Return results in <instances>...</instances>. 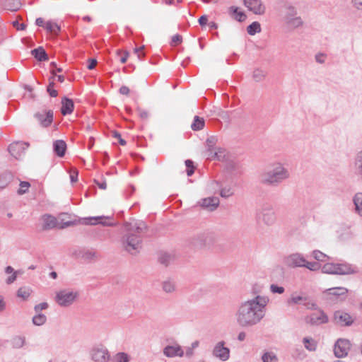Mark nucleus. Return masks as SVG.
I'll return each instance as SVG.
<instances>
[{
    "label": "nucleus",
    "mask_w": 362,
    "mask_h": 362,
    "mask_svg": "<svg viewBox=\"0 0 362 362\" xmlns=\"http://www.w3.org/2000/svg\"><path fill=\"white\" fill-rule=\"evenodd\" d=\"M268 302L267 296L260 295L241 302L234 315L236 324L244 328L259 324L265 315V308Z\"/></svg>",
    "instance_id": "1"
},
{
    "label": "nucleus",
    "mask_w": 362,
    "mask_h": 362,
    "mask_svg": "<svg viewBox=\"0 0 362 362\" xmlns=\"http://www.w3.org/2000/svg\"><path fill=\"white\" fill-rule=\"evenodd\" d=\"M125 234L121 243L123 249L132 255L139 253L142 247L141 235L146 230V225L142 221L132 220L124 224Z\"/></svg>",
    "instance_id": "2"
},
{
    "label": "nucleus",
    "mask_w": 362,
    "mask_h": 362,
    "mask_svg": "<svg viewBox=\"0 0 362 362\" xmlns=\"http://www.w3.org/2000/svg\"><path fill=\"white\" fill-rule=\"evenodd\" d=\"M288 169L281 162L272 163L258 175L259 182L265 187H276L290 177Z\"/></svg>",
    "instance_id": "3"
},
{
    "label": "nucleus",
    "mask_w": 362,
    "mask_h": 362,
    "mask_svg": "<svg viewBox=\"0 0 362 362\" xmlns=\"http://www.w3.org/2000/svg\"><path fill=\"white\" fill-rule=\"evenodd\" d=\"M79 296V293L73 289H63L56 293L55 301L61 307H69L72 305Z\"/></svg>",
    "instance_id": "4"
},
{
    "label": "nucleus",
    "mask_w": 362,
    "mask_h": 362,
    "mask_svg": "<svg viewBox=\"0 0 362 362\" xmlns=\"http://www.w3.org/2000/svg\"><path fill=\"white\" fill-rule=\"evenodd\" d=\"M322 272L325 274L346 275L354 274L356 270L348 264L326 263L322 266Z\"/></svg>",
    "instance_id": "5"
},
{
    "label": "nucleus",
    "mask_w": 362,
    "mask_h": 362,
    "mask_svg": "<svg viewBox=\"0 0 362 362\" xmlns=\"http://www.w3.org/2000/svg\"><path fill=\"white\" fill-rule=\"evenodd\" d=\"M257 218L267 226H273L276 221V213L271 204H264L257 213Z\"/></svg>",
    "instance_id": "6"
},
{
    "label": "nucleus",
    "mask_w": 362,
    "mask_h": 362,
    "mask_svg": "<svg viewBox=\"0 0 362 362\" xmlns=\"http://www.w3.org/2000/svg\"><path fill=\"white\" fill-rule=\"evenodd\" d=\"M347 293L348 289L344 287H334L324 291L322 293V296L327 300H343L346 299Z\"/></svg>",
    "instance_id": "7"
},
{
    "label": "nucleus",
    "mask_w": 362,
    "mask_h": 362,
    "mask_svg": "<svg viewBox=\"0 0 362 362\" xmlns=\"http://www.w3.org/2000/svg\"><path fill=\"white\" fill-rule=\"evenodd\" d=\"M29 144L23 141H16L11 143L8 148L10 154L16 159L22 158L28 149Z\"/></svg>",
    "instance_id": "8"
},
{
    "label": "nucleus",
    "mask_w": 362,
    "mask_h": 362,
    "mask_svg": "<svg viewBox=\"0 0 362 362\" xmlns=\"http://www.w3.org/2000/svg\"><path fill=\"white\" fill-rule=\"evenodd\" d=\"M284 264L288 267H302L306 264V259L300 253H293L286 256Z\"/></svg>",
    "instance_id": "9"
},
{
    "label": "nucleus",
    "mask_w": 362,
    "mask_h": 362,
    "mask_svg": "<svg viewBox=\"0 0 362 362\" xmlns=\"http://www.w3.org/2000/svg\"><path fill=\"white\" fill-rule=\"evenodd\" d=\"M243 4L256 15H264L266 12V6L262 0H243Z\"/></svg>",
    "instance_id": "10"
},
{
    "label": "nucleus",
    "mask_w": 362,
    "mask_h": 362,
    "mask_svg": "<svg viewBox=\"0 0 362 362\" xmlns=\"http://www.w3.org/2000/svg\"><path fill=\"white\" fill-rule=\"evenodd\" d=\"M351 343L348 339H338L334 348V355L337 358H342L348 354V351L350 349Z\"/></svg>",
    "instance_id": "11"
},
{
    "label": "nucleus",
    "mask_w": 362,
    "mask_h": 362,
    "mask_svg": "<svg viewBox=\"0 0 362 362\" xmlns=\"http://www.w3.org/2000/svg\"><path fill=\"white\" fill-rule=\"evenodd\" d=\"M212 354L221 361H226L230 357V350L225 346V342L221 341L215 345L212 351Z\"/></svg>",
    "instance_id": "12"
},
{
    "label": "nucleus",
    "mask_w": 362,
    "mask_h": 362,
    "mask_svg": "<svg viewBox=\"0 0 362 362\" xmlns=\"http://www.w3.org/2000/svg\"><path fill=\"white\" fill-rule=\"evenodd\" d=\"M334 322L340 326H350L353 324L354 318L347 313L337 310L334 313Z\"/></svg>",
    "instance_id": "13"
},
{
    "label": "nucleus",
    "mask_w": 362,
    "mask_h": 362,
    "mask_svg": "<svg viewBox=\"0 0 362 362\" xmlns=\"http://www.w3.org/2000/svg\"><path fill=\"white\" fill-rule=\"evenodd\" d=\"M305 322L311 325H320L327 323L328 317L323 311L319 310L306 317Z\"/></svg>",
    "instance_id": "14"
},
{
    "label": "nucleus",
    "mask_w": 362,
    "mask_h": 362,
    "mask_svg": "<svg viewBox=\"0 0 362 362\" xmlns=\"http://www.w3.org/2000/svg\"><path fill=\"white\" fill-rule=\"evenodd\" d=\"M35 117L42 127H47L49 126L53 121V111L51 110L39 111L35 114Z\"/></svg>",
    "instance_id": "15"
},
{
    "label": "nucleus",
    "mask_w": 362,
    "mask_h": 362,
    "mask_svg": "<svg viewBox=\"0 0 362 362\" xmlns=\"http://www.w3.org/2000/svg\"><path fill=\"white\" fill-rule=\"evenodd\" d=\"M91 358L95 362H107L110 356L106 349L97 348L92 350Z\"/></svg>",
    "instance_id": "16"
},
{
    "label": "nucleus",
    "mask_w": 362,
    "mask_h": 362,
    "mask_svg": "<svg viewBox=\"0 0 362 362\" xmlns=\"http://www.w3.org/2000/svg\"><path fill=\"white\" fill-rule=\"evenodd\" d=\"M282 21L289 30H295L301 28L304 23L302 18L298 15L283 19Z\"/></svg>",
    "instance_id": "17"
},
{
    "label": "nucleus",
    "mask_w": 362,
    "mask_h": 362,
    "mask_svg": "<svg viewBox=\"0 0 362 362\" xmlns=\"http://www.w3.org/2000/svg\"><path fill=\"white\" fill-rule=\"evenodd\" d=\"M163 354L168 358L175 356L182 357L184 351L182 347L178 344L168 345L163 349Z\"/></svg>",
    "instance_id": "18"
},
{
    "label": "nucleus",
    "mask_w": 362,
    "mask_h": 362,
    "mask_svg": "<svg viewBox=\"0 0 362 362\" xmlns=\"http://www.w3.org/2000/svg\"><path fill=\"white\" fill-rule=\"evenodd\" d=\"M296 15H298L297 8L290 2H284L282 5V20Z\"/></svg>",
    "instance_id": "19"
},
{
    "label": "nucleus",
    "mask_w": 362,
    "mask_h": 362,
    "mask_svg": "<svg viewBox=\"0 0 362 362\" xmlns=\"http://www.w3.org/2000/svg\"><path fill=\"white\" fill-rule=\"evenodd\" d=\"M220 187H221V185H220L219 182H218L216 181H214V182H211L209 185V188L211 190H214L215 192L217 190H220V195L222 197L228 198L233 194V190L231 187H224L222 189H221Z\"/></svg>",
    "instance_id": "20"
},
{
    "label": "nucleus",
    "mask_w": 362,
    "mask_h": 362,
    "mask_svg": "<svg viewBox=\"0 0 362 362\" xmlns=\"http://www.w3.org/2000/svg\"><path fill=\"white\" fill-rule=\"evenodd\" d=\"M202 207L209 211L215 210L219 205V199L216 197H211L203 199L201 202Z\"/></svg>",
    "instance_id": "21"
},
{
    "label": "nucleus",
    "mask_w": 362,
    "mask_h": 362,
    "mask_svg": "<svg viewBox=\"0 0 362 362\" xmlns=\"http://www.w3.org/2000/svg\"><path fill=\"white\" fill-rule=\"evenodd\" d=\"M109 218V217L105 216L89 217L83 219V223L86 225H96L100 223L103 226H112V223L106 221V220Z\"/></svg>",
    "instance_id": "22"
},
{
    "label": "nucleus",
    "mask_w": 362,
    "mask_h": 362,
    "mask_svg": "<svg viewBox=\"0 0 362 362\" xmlns=\"http://www.w3.org/2000/svg\"><path fill=\"white\" fill-rule=\"evenodd\" d=\"M43 229L50 230L58 226V221L57 218L49 214H45L42 216Z\"/></svg>",
    "instance_id": "23"
},
{
    "label": "nucleus",
    "mask_w": 362,
    "mask_h": 362,
    "mask_svg": "<svg viewBox=\"0 0 362 362\" xmlns=\"http://www.w3.org/2000/svg\"><path fill=\"white\" fill-rule=\"evenodd\" d=\"M14 175L10 171H4L0 174V188L4 189L13 181Z\"/></svg>",
    "instance_id": "24"
},
{
    "label": "nucleus",
    "mask_w": 362,
    "mask_h": 362,
    "mask_svg": "<svg viewBox=\"0 0 362 362\" xmlns=\"http://www.w3.org/2000/svg\"><path fill=\"white\" fill-rule=\"evenodd\" d=\"M66 150V144L63 140H56L53 143V151L59 157H63Z\"/></svg>",
    "instance_id": "25"
},
{
    "label": "nucleus",
    "mask_w": 362,
    "mask_h": 362,
    "mask_svg": "<svg viewBox=\"0 0 362 362\" xmlns=\"http://www.w3.org/2000/svg\"><path fill=\"white\" fill-rule=\"evenodd\" d=\"M74 105L72 100L64 98L62 100L61 112L63 115L71 114L74 110Z\"/></svg>",
    "instance_id": "26"
},
{
    "label": "nucleus",
    "mask_w": 362,
    "mask_h": 362,
    "mask_svg": "<svg viewBox=\"0 0 362 362\" xmlns=\"http://www.w3.org/2000/svg\"><path fill=\"white\" fill-rule=\"evenodd\" d=\"M4 271L6 274H9L6 279V284L8 285L13 284L16 280L18 274H23L21 270L14 271V269L11 266H7Z\"/></svg>",
    "instance_id": "27"
},
{
    "label": "nucleus",
    "mask_w": 362,
    "mask_h": 362,
    "mask_svg": "<svg viewBox=\"0 0 362 362\" xmlns=\"http://www.w3.org/2000/svg\"><path fill=\"white\" fill-rule=\"evenodd\" d=\"M32 55L39 62L48 60V56L43 47H39L31 51Z\"/></svg>",
    "instance_id": "28"
},
{
    "label": "nucleus",
    "mask_w": 362,
    "mask_h": 362,
    "mask_svg": "<svg viewBox=\"0 0 362 362\" xmlns=\"http://www.w3.org/2000/svg\"><path fill=\"white\" fill-rule=\"evenodd\" d=\"M45 28L47 32L55 35H58L61 30L60 26L56 22L52 21H48L45 23Z\"/></svg>",
    "instance_id": "29"
},
{
    "label": "nucleus",
    "mask_w": 362,
    "mask_h": 362,
    "mask_svg": "<svg viewBox=\"0 0 362 362\" xmlns=\"http://www.w3.org/2000/svg\"><path fill=\"white\" fill-rule=\"evenodd\" d=\"M204 124L205 122L204 118L200 117L199 116H195L194 117V121L191 124V128L194 131H199L204 128Z\"/></svg>",
    "instance_id": "30"
},
{
    "label": "nucleus",
    "mask_w": 362,
    "mask_h": 362,
    "mask_svg": "<svg viewBox=\"0 0 362 362\" xmlns=\"http://www.w3.org/2000/svg\"><path fill=\"white\" fill-rule=\"evenodd\" d=\"M11 343L13 348L21 349L25 343V338L22 336H15L11 339Z\"/></svg>",
    "instance_id": "31"
},
{
    "label": "nucleus",
    "mask_w": 362,
    "mask_h": 362,
    "mask_svg": "<svg viewBox=\"0 0 362 362\" xmlns=\"http://www.w3.org/2000/svg\"><path fill=\"white\" fill-rule=\"evenodd\" d=\"M356 211L362 216V193H357L354 198Z\"/></svg>",
    "instance_id": "32"
},
{
    "label": "nucleus",
    "mask_w": 362,
    "mask_h": 362,
    "mask_svg": "<svg viewBox=\"0 0 362 362\" xmlns=\"http://www.w3.org/2000/svg\"><path fill=\"white\" fill-rule=\"evenodd\" d=\"M162 288L167 293H173L175 291V283L171 280H166L162 284Z\"/></svg>",
    "instance_id": "33"
},
{
    "label": "nucleus",
    "mask_w": 362,
    "mask_h": 362,
    "mask_svg": "<svg viewBox=\"0 0 362 362\" xmlns=\"http://www.w3.org/2000/svg\"><path fill=\"white\" fill-rule=\"evenodd\" d=\"M267 72L261 69H256L253 71L252 78L255 81L259 82L265 78Z\"/></svg>",
    "instance_id": "34"
},
{
    "label": "nucleus",
    "mask_w": 362,
    "mask_h": 362,
    "mask_svg": "<svg viewBox=\"0 0 362 362\" xmlns=\"http://www.w3.org/2000/svg\"><path fill=\"white\" fill-rule=\"evenodd\" d=\"M47 321V317L42 313H36L33 317V323L37 326L44 325Z\"/></svg>",
    "instance_id": "35"
},
{
    "label": "nucleus",
    "mask_w": 362,
    "mask_h": 362,
    "mask_svg": "<svg viewBox=\"0 0 362 362\" xmlns=\"http://www.w3.org/2000/svg\"><path fill=\"white\" fill-rule=\"evenodd\" d=\"M247 31L250 35L259 33L261 31L260 24L257 21L252 23L247 26Z\"/></svg>",
    "instance_id": "36"
},
{
    "label": "nucleus",
    "mask_w": 362,
    "mask_h": 362,
    "mask_svg": "<svg viewBox=\"0 0 362 362\" xmlns=\"http://www.w3.org/2000/svg\"><path fill=\"white\" fill-rule=\"evenodd\" d=\"M129 356L124 352L117 353L112 358V362H129Z\"/></svg>",
    "instance_id": "37"
},
{
    "label": "nucleus",
    "mask_w": 362,
    "mask_h": 362,
    "mask_svg": "<svg viewBox=\"0 0 362 362\" xmlns=\"http://www.w3.org/2000/svg\"><path fill=\"white\" fill-rule=\"evenodd\" d=\"M31 289L28 287H21L17 291V296L23 300H26L30 296Z\"/></svg>",
    "instance_id": "38"
},
{
    "label": "nucleus",
    "mask_w": 362,
    "mask_h": 362,
    "mask_svg": "<svg viewBox=\"0 0 362 362\" xmlns=\"http://www.w3.org/2000/svg\"><path fill=\"white\" fill-rule=\"evenodd\" d=\"M230 11L235 15L234 18L240 22L243 21L246 18L245 14L238 11V8L237 7L231 6Z\"/></svg>",
    "instance_id": "39"
},
{
    "label": "nucleus",
    "mask_w": 362,
    "mask_h": 362,
    "mask_svg": "<svg viewBox=\"0 0 362 362\" xmlns=\"http://www.w3.org/2000/svg\"><path fill=\"white\" fill-rule=\"evenodd\" d=\"M262 360L263 362H278L279 359L276 355L273 352H265L262 356Z\"/></svg>",
    "instance_id": "40"
},
{
    "label": "nucleus",
    "mask_w": 362,
    "mask_h": 362,
    "mask_svg": "<svg viewBox=\"0 0 362 362\" xmlns=\"http://www.w3.org/2000/svg\"><path fill=\"white\" fill-rule=\"evenodd\" d=\"M79 255L84 259H92L96 257V252L93 250H83L80 252Z\"/></svg>",
    "instance_id": "41"
},
{
    "label": "nucleus",
    "mask_w": 362,
    "mask_h": 362,
    "mask_svg": "<svg viewBox=\"0 0 362 362\" xmlns=\"http://www.w3.org/2000/svg\"><path fill=\"white\" fill-rule=\"evenodd\" d=\"M313 257L314 259L320 262H325L329 259L327 255L324 254L320 250H314L313 252Z\"/></svg>",
    "instance_id": "42"
},
{
    "label": "nucleus",
    "mask_w": 362,
    "mask_h": 362,
    "mask_svg": "<svg viewBox=\"0 0 362 362\" xmlns=\"http://www.w3.org/2000/svg\"><path fill=\"white\" fill-rule=\"evenodd\" d=\"M355 166L358 173L362 176V151L356 155Z\"/></svg>",
    "instance_id": "43"
},
{
    "label": "nucleus",
    "mask_w": 362,
    "mask_h": 362,
    "mask_svg": "<svg viewBox=\"0 0 362 362\" xmlns=\"http://www.w3.org/2000/svg\"><path fill=\"white\" fill-rule=\"evenodd\" d=\"M173 259V257L168 253H163L159 257V262L165 265H168Z\"/></svg>",
    "instance_id": "44"
},
{
    "label": "nucleus",
    "mask_w": 362,
    "mask_h": 362,
    "mask_svg": "<svg viewBox=\"0 0 362 362\" xmlns=\"http://www.w3.org/2000/svg\"><path fill=\"white\" fill-rule=\"evenodd\" d=\"M30 185L28 182L23 181L20 183V188L18 189V194L22 195L25 194L29 189Z\"/></svg>",
    "instance_id": "45"
},
{
    "label": "nucleus",
    "mask_w": 362,
    "mask_h": 362,
    "mask_svg": "<svg viewBox=\"0 0 362 362\" xmlns=\"http://www.w3.org/2000/svg\"><path fill=\"white\" fill-rule=\"evenodd\" d=\"M303 267L308 268L311 271H317L320 268V264L318 262H308L306 260V264L303 265Z\"/></svg>",
    "instance_id": "46"
},
{
    "label": "nucleus",
    "mask_w": 362,
    "mask_h": 362,
    "mask_svg": "<svg viewBox=\"0 0 362 362\" xmlns=\"http://www.w3.org/2000/svg\"><path fill=\"white\" fill-rule=\"evenodd\" d=\"M307 298L302 296L292 295L291 299L288 300V303L298 304L300 301H306Z\"/></svg>",
    "instance_id": "47"
},
{
    "label": "nucleus",
    "mask_w": 362,
    "mask_h": 362,
    "mask_svg": "<svg viewBox=\"0 0 362 362\" xmlns=\"http://www.w3.org/2000/svg\"><path fill=\"white\" fill-rule=\"evenodd\" d=\"M185 163L187 167V175L188 176H191L194 173V170L193 161L191 160H186Z\"/></svg>",
    "instance_id": "48"
},
{
    "label": "nucleus",
    "mask_w": 362,
    "mask_h": 362,
    "mask_svg": "<svg viewBox=\"0 0 362 362\" xmlns=\"http://www.w3.org/2000/svg\"><path fill=\"white\" fill-rule=\"evenodd\" d=\"M270 291L273 293H279V294H281L284 292V288L282 287V286H279L276 284H272L270 286Z\"/></svg>",
    "instance_id": "49"
},
{
    "label": "nucleus",
    "mask_w": 362,
    "mask_h": 362,
    "mask_svg": "<svg viewBox=\"0 0 362 362\" xmlns=\"http://www.w3.org/2000/svg\"><path fill=\"white\" fill-rule=\"evenodd\" d=\"M48 307H49L48 303L46 302H43V303H40L36 305L34 308V310L36 313H41L40 312L42 310H45V309L48 308Z\"/></svg>",
    "instance_id": "50"
},
{
    "label": "nucleus",
    "mask_w": 362,
    "mask_h": 362,
    "mask_svg": "<svg viewBox=\"0 0 362 362\" xmlns=\"http://www.w3.org/2000/svg\"><path fill=\"white\" fill-rule=\"evenodd\" d=\"M54 82L52 81L49 83V86H47V90L52 97H56L57 96V91L54 88Z\"/></svg>",
    "instance_id": "51"
},
{
    "label": "nucleus",
    "mask_w": 362,
    "mask_h": 362,
    "mask_svg": "<svg viewBox=\"0 0 362 362\" xmlns=\"http://www.w3.org/2000/svg\"><path fill=\"white\" fill-rule=\"evenodd\" d=\"M315 60L319 64H324L326 59V54L324 53H317L315 57Z\"/></svg>",
    "instance_id": "52"
},
{
    "label": "nucleus",
    "mask_w": 362,
    "mask_h": 362,
    "mask_svg": "<svg viewBox=\"0 0 362 362\" xmlns=\"http://www.w3.org/2000/svg\"><path fill=\"white\" fill-rule=\"evenodd\" d=\"M137 111L139 112V115L141 119H147L148 118L149 113L148 111L139 107L137 108Z\"/></svg>",
    "instance_id": "53"
},
{
    "label": "nucleus",
    "mask_w": 362,
    "mask_h": 362,
    "mask_svg": "<svg viewBox=\"0 0 362 362\" xmlns=\"http://www.w3.org/2000/svg\"><path fill=\"white\" fill-rule=\"evenodd\" d=\"M123 54V55L121 57L119 60L122 64H124L127 60V58L129 56V52L127 51L122 52L120 50H117V54Z\"/></svg>",
    "instance_id": "54"
},
{
    "label": "nucleus",
    "mask_w": 362,
    "mask_h": 362,
    "mask_svg": "<svg viewBox=\"0 0 362 362\" xmlns=\"http://www.w3.org/2000/svg\"><path fill=\"white\" fill-rule=\"evenodd\" d=\"M303 305L309 310H315L317 308V305L310 300L303 301Z\"/></svg>",
    "instance_id": "55"
},
{
    "label": "nucleus",
    "mask_w": 362,
    "mask_h": 362,
    "mask_svg": "<svg viewBox=\"0 0 362 362\" xmlns=\"http://www.w3.org/2000/svg\"><path fill=\"white\" fill-rule=\"evenodd\" d=\"M182 36L177 34L173 36L171 44L172 45H177L182 42Z\"/></svg>",
    "instance_id": "56"
},
{
    "label": "nucleus",
    "mask_w": 362,
    "mask_h": 362,
    "mask_svg": "<svg viewBox=\"0 0 362 362\" xmlns=\"http://www.w3.org/2000/svg\"><path fill=\"white\" fill-rule=\"evenodd\" d=\"M113 136L115 138H117L118 139V141H119V143L122 145V146H124L126 144V141L125 140H124L123 139H122L121 137V134L117 132H113Z\"/></svg>",
    "instance_id": "57"
},
{
    "label": "nucleus",
    "mask_w": 362,
    "mask_h": 362,
    "mask_svg": "<svg viewBox=\"0 0 362 362\" xmlns=\"http://www.w3.org/2000/svg\"><path fill=\"white\" fill-rule=\"evenodd\" d=\"M205 239V235L203 234L199 235L197 238V241H200V243H194L195 245L202 247L205 245L204 243Z\"/></svg>",
    "instance_id": "58"
},
{
    "label": "nucleus",
    "mask_w": 362,
    "mask_h": 362,
    "mask_svg": "<svg viewBox=\"0 0 362 362\" xmlns=\"http://www.w3.org/2000/svg\"><path fill=\"white\" fill-rule=\"evenodd\" d=\"M214 156H216L218 160H223L226 156L225 151L220 149L218 151L214 153Z\"/></svg>",
    "instance_id": "59"
},
{
    "label": "nucleus",
    "mask_w": 362,
    "mask_h": 362,
    "mask_svg": "<svg viewBox=\"0 0 362 362\" xmlns=\"http://www.w3.org/2000/svg\"><path fill=\"white\" fill-rule=\"evenodd\" d=\"M6 308V303L4 300V298L0 296V313H3Z\"/></svg>",
    "instance_id": "60"
},
{
    "label": "nucleus",
    "mask_w": 362,
    "mask_h": 362,
    "mask_svg": "<svg viewBox=\"0 0 362 362\" xmlns=\"http://www.w3.org/2000/svg\"><path fill=\"white\" fill-rule=\"evenodd\" d=\"M13 25L18 30H23L25 29V25L24 23L19 24V23L17 21H14L13 23Z\"/></svg>",
    "instance_id": "61"
},
{
    "label": "nucleus",
    "mask_w": 362,
    "mask_h": 362,
    "mask_svg": "<svg viewBox=\"0 0 362 362\" xmlns=\"http://www.w3.org/2000/svg\"><path fill=\"white\" fill-rule=\"evenodd\" d=\"M198 21L201 26H204L207 23L208 18L206 16L204 15L199 18Z\"/></svg>",
    "instance_id": "62"
},
{
    "label": "nucleus",
    "mask_w": 362,
    "mask_h": 362,
    "mask_svg": "<svg viewBox=\"0 0 362 362\" xmlns=\"http://www.w3.org/2000/svg\"><path fill=\"white\" fill-rule=\"evenodd\" d=\"M88 62H89V64L88 65V69H94L97 64V60L95 59H89Z\"/></svg>",
    "instance_id": "63"
},
{
    "label": "nucleus",
    "mask_w": 362,
    "mask_h": 362,
    "mask_svg": "<svg viewBox=\"0 0 362 362\" xmlns=\"http://www.w3.org/2000/svg\"><path fill=\"white\" fill-rule=\"evenodd\" d=\"M119 93L122 95H128L129 93V88L126 86H122L119 90Z\"/></svg>",
    "instance_id": "64"
}]
</instances>
